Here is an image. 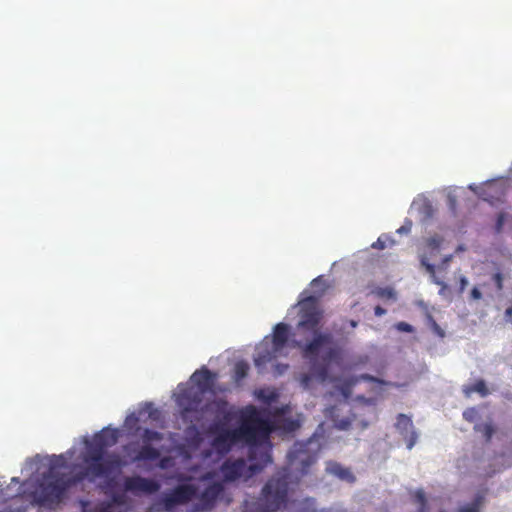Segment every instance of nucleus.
Masks as SVG:
<instances>
[{
  "mask_svg": "<svg viewBox=\"0 0 512 512\" xmlns=\"http://www.w3.org/2000/svg\"><path fill=\"white\" fill-rule=\"evenodd\" d=\"M217 374L205 366L196 370L190 377L188 388H180L178 403L183 417L191 425L187 435L192 444L199 438V427L207 431V441L199 443L203 462L216 466V480L231 482L238 478L248 479L271 462L270 435L273 432L289 434L302 423L301 415H293L291 407L273 406L279 393L275 390H259L257 398L267 404L269 416L256 411L235 428L230 427L231 414L227 404L214 397V384Z\"/></svg>",
  "mask_w": 512,
  "mask_h": 512,
  "instance_id": "nucleus-1",
  "label": "nucleus"
},
{
  "mask_svg": "<svg viewBox=\"0 0 512 512\" xmlns=\"http://www.w3.org/2000/svg\"><path fill=\"white\" fill-rule=\"evenodd\" d=\"M119 438V430L105 427L94 435L81 438L84 451L79 458L81 463L69 462L73 459L75 448L60 455L37 454L27 459L22 473L37 474L29 482L17 488L23 493L29 492L31 502L43 506H52L61 501L66 490L84 479L91 482L99 480V484L109 495V501L94 507H83V512H128L131 508L129 494L135 496L149 495L157 492L160 485L151 479L141 476L120 477L125 462L117 455L107 452Z\"/></svg>",
  "mask_w": 512,
  "mask_h": 512,
  "instance_id": "nucleus-2",
  "label": "nucleus"
},
{
  "mask_svg": "<svg viewBox=\"0 0 512 512\" xmlns=\"http://www.w3.org/2000/svg\"><path fill=\"white\" fill-rule=\"evenodd\" d=\"M190 380L186 384L178 385L177 392L174 393L176 402L180 396V388H188ZM181 417L186 424L185 442L171 451V455H162L151 444L162 439L159 432L148 428H142L140 423H160L162 414L155 408L152 402L141 404L137 412H131L126 416L124 422V431L130 436H139L143 440V445L139 443H130L125 446V456L132 462L142 463L145 467H159L168 469L177 464H183L186 472H176L169 477H176L177 485L175 488L161 496L150 508L149 512L166 511L170 512L179 504L189 500H198L197 509H209L216 499L223 492V484L216 480V469L214 466H207L201 456V450L198 448L200 442L207 441V431L199 427V438H196L192 444L187 432L191 425L189 420L184 419L182 408L177 403Z\"/></svg>",
  "mask_w": 512,
  "mask_h": 512,
  "instance_id": "nucleus-3",
  "label": "nucleus"
},
{
  "mask_svg": "<svg viewBox=\"0 0 512 512\" xmlns=\"http://www.w3.org/2000/svg\"><path fill=\"white\" fill-rule=\"evenodd\" d=\"M321 449L320 437L312 435L306 441L297 442L287 454L288 467L275 474L263 487V499L258 503L257 512H275L287 501L299 478L307 474L316 462ZM245 512H253L247 508Z\"/></svg>",
  "mask_w": 512,
  "mask_h": 512,
  "instance_id": "nucleus-4",
  "label": "nucleus"
},
{
  "mask_svg": "<svg viewBox=\"0 0 512 512\" xmlns=\"http://www.w3.org/2000/svg\"><path fill=\"white\" fill-rule=\"evenodd\" d=\"M320 322H298V331L309 332L312 339L307 342L304 354L309 359L311 374L302 377V385L306 388L312 377L324 382L329 378L328 367L339 363L341 356L340 340L350 334L358 322H340L334 325L333 333L319 331Z\"/></svg>",
  "mask_w": 512,
  "mask_h": 512,
  "instance_id": "nucleus-5",
  "label": "nucleus"
},
{
  "mask_svg": "<svg viewBox=\"0 0 512 512\" xmlns=\"http://www.w3.org/2000/svg\"><path fill=\"white\" fill-rule=\"evenodd\" d=\"M296 343L290 338V330L285 322H277L273 328V335L265 337L256 347L254 354V364L259 373L266 370V365L271 363L275 376L283 375L288 369L287 364L275 363L279 357L286 356L291 344Z\"/></svg>",
  "mask_w": 512,
  "mask_h": 512,
  "instance_id": "nucleus-6",
  "label": "nucleus"
},
{
  "mask_svg": "<svg viewBox=\"0 0 512 512\" xmlns=\"http://www.w3.org/2000/svg\"><path fill=\"white\" fill-rule=\"evenodd\" d=\"M289 315L298 320H322L324 317V307L322 302L301 292L297 302L290 308Z\"/></svg>",
  "mask_w": 512,
  "mask_h": 512,
  "instance_id": "nucleus-7",
  "label": "nucleus"
},
{
  "mask_svg": "<svg viewBox=\"0 0 512 512\" xmlns=\"http://www.w3.org/2000/svg\"><path fill=\"white\" fill-rule=\"evenodd\" d=\"M395 427L404 440H406L407 449L411 450L419 438V434L415 430L412 420L405 414H399Z\"/></svg>",
  "mask_w": 512,
  "mask_h": 512,
  "instance_id": "nucleus-8",
  "label": "nucleus"
},
{
  "mask_svg": "<svg viewBox=\"0 0 512 512\" xmlns=\"http://www.w3.org/2000/svg\"><path fill=\"white\" fill-rule=\"evenodd\" d=\"M331 288V282L328 279H326L324 275H320L314 278L309 283L308 287L304 289L302 292H306L308 295L321 302L323 297Z\"/></svg>",
  "mask_w": 512,
  "mask_h": 512,
  "instance_id": "nucleus-9",
  "label": "nucleus"
},
{
  "mask_svg": "<svg viewBox=\"0 0 512 512\" xmlns=\"http://www.w3.org/2000/svg\"><path fill=\"white\" fill-rule=\"evenodd\" d=\"M338 408L335 406H330L325 409V415L327 418L331 419L334 423V426L341 431H346L350 428H353L354 422H356V416L354 414L340 417L338 413Z\"/></svg>",
  "mask_w": 512,
  "mask_h": 512,
  "instance_id": "nucleus-10",
  "label": "nucleus"
},
{
  "mask_svg": "<svg viewBox=\"0 0 512 512\" xmlns=\"http://www.w3.org/2000/svg\"><path fill=\"white\" fill-rule=\"evenodd\" d=\"M325 471L343 481L353 482L355 479L353 474L347 468L334 461L326 462Z\"/></svg>",
  "mask_w": 512,
  "mask_h": 512,
  "instance_id": "nucleus-11",
  "label": "nucleus"
},
{
  "mask_svg": "<svg viewBox=\"0 0 512 512\" xmlns=\"http://www.w3.org/2000/svg\"><path fill=\"white\" fill-rule=\"evenodd\" d=\"M484 499V495L478 493L471 503L460 506L458 512H480V508L484 504Z\"/></svg>",
  "mask_w": 512,
  "mask_h": 512,
  "instance_id": "nucleus-12",
  "label": "nucleus"
},
{
  "mask_svg": "<svg viewBox=\"0 0 512 512\" xmlns=\"http://www.w3.org/2000/svg\"><path fill=\"white\" fill-rule=\"evenodd\" d=\"M464 392L467 396H470L471 393L477 392L481 396H486L488 394V389L483 380L477 381L473 386L465 388Z\"/></svg>",
  "mask_w": 512,
  "mask_h": 512,
  "instance_id": "nucleus-13",
  "label": "nucleus"
},
{
  "mask_svg": "<svg viewBox=\"0 0 512 512\" xmlns=\"http://www.w3.org/2000/svg\"><path fill=\"white\" fill-rule=\"evenodd\" d=\"M249 370L248 363L244 361H239L235 365V380L240 381L247 376Z\"/></svg>",
  "mask_w": 512,
  "mask_h": 512,
  "instance_id": "nucleus-14",
  "label": "nucleus"
},
{
  "mask_svg": "<svg viewBox=\"0 0 512 512\" xmlns=\"http://www.w3.org/2000/svg\"><path fill=\"white\" fill-rule=\"evenodd\" d=\"M475 429L479 432H482L487 441H489L494 433V429L491 424L485 423L483 425H476Z\"/></svg>",
  "mask_w": 512,
  "mask_h": 512,
  "instance_id": "nucleus-15",
  "label": "nucleus"
},
{
  "mask_svg": "<svg viewBox=\"0 0 512 512\" xmlns=\"http://www.w3.org/2000/svg\"><path fill=\"white\" fill-rule=\"evenodd\" d=\"M416 503L419 504L418 512H425L426 499L422 490H417L414 494Z\"/></svg>",
  "mask_w": 512,
  "mask_h": 512,
  "instance_id": "nucleus-16",
  "label": "nucleus"
},
{
  "mask_svg": "<svg viewBox=\"0 0 512 512\" xmlns=\"http://www.w3.org/2000/svg\"><path fill=\"white\" fill-rule=\"evenodd\" d=\"M442 241L443 239L440 236L435 235L428 238L426 243L431 250H438L440 248Z\"/></svg>",
  "mask_w": 512,
  "mask_h": 512,
  "instance_id": "nucleus-17",
  "label": "nucleus"
},
{
  "mask_svg": "<svg viewBox=\"0 0 512 512\" xmlns=\"http://www.w3.org/2000/svg\"><path fill=\"white\" fill-rule=\"evenodd\" d=\"M378 295L383 298L392 299L395 298V291L392 288H381L378 291Z\"/></svg>",
  "mask_w": 512,
  "mask_h": 512,
  "instance_id": "nucleus-18",
  "label": "nucleus"
},
{
  "mask_svg": "<svg viewBox=\"0 0 512 512\" xmlns=\"http://www.w3.org/2000/svg\"><path fill=\"white\" fill-rule=\"evenodd\" d=\"M411 228H412V221L409 219H406L405 223L400 228L397 229V233L398 234H408V233H410Z\"/></svg>",
  "mask_w": 512,
  "mask_h": 512,
  "instance_id": "nucleus-19",
  "label": "nucleus"
},
{
  "mask_svg": "<svg viewBox=\"0 0 512 512\" xmlns=\"http://www.w3.org/2000/svg\"><path fill=\"white\" fill-rule=\"evenodd\" d=\"M476 410L475 409H467L463 412V418L469 422H473L476 417Z\"/></svg>",
  "mask_w": 512,
  "mask_h": 512,
  "instance_id": "nucleus-20",
  "label": "nucleus"
},
{
  "mask_svg": "<svg viewBox=\"0 0 512 512\" xmlns=\"http://www.w3.org/2000/svg\"><path fill=\"white\" fill-rule=\"evenodd\" d=\"M431 329L434 333H436L439 337H444V330L438 325L436 321L431 322Z\"/></svg>",
  "mask_w": 512,
  "mask_h": 512,
  "instance_id": "nucleus-21",
  "label": "nucleus"
},
{
  "mask_svg": "<svg viewBox=\"0 0 512 512\" xmlns=\"http://www.w3.org/2000/svg\"><path fill=\"white\" fill-rule=\"evenodd\" d=\"M396 327L399 331H403V332H411L413 329L412 326L408 322H398Z\"/></svg>",
  "mask_w": 512,
  "mask_h": 512,
  "instance_id": "nucleus-22",
  "label": "nucleus"
},
{
  "mask_svg": "<svg viewBox=\"0 0 512 512\" xmlns=\"http://www.w3.org/2000/svg\"><path fill=\"white\" fill-rule=\"evenodd\" d=\"M504 221H505L504 215L503 214H499L498 217H497L496 225H495V230H496L497 233L501 232L502 227L504 225Z\"/></svg>",
  "mask_w": 512,
  "mask_h": 512,
  "instance_id": "nucleus-23",
  "label": "nucleus"
},
{
  "mask_svg": "<svg viewBox=\"0 0 512 512\" xmlns=\"http://www.w3.org/2000/svg\"><path fill=\"white\" fill-rule=\"evenodd\" d=\"M369 426V423L365 420H358L356 418V422H354L353 424V429L354 428H358L360 429L361 431L365 430L367 427Z\"/></svg>",
  "mask_w": 512,
  "mask_h": 512,
  "instance_id": "nucleus-24",
  "label": "nucleus"
},
{
  "mask_svg": "<svg viewBox=\"0 0 512 512\" xmlns=\"http://www.w3.org/2000/svg\"><path fill=\"white\" fill-rule=\"evenodd\" d=\"M372 247L376 249H384L386 248V241L383 239V237H379L377 241L372 244Z\"/></svg>",
  "mask_w": 512,
  "mask_h": 512,
  "instance_id": "nucleus-25",
  "label": "nucleus"
},
{
  "mask_svg": "<svg viewBox=\"0 0 512 512\" xmlns=\"http://www.w3.org/2000/svg\"><path fill=\"white\" fill-rule=\"evenodd\" d=\"M470 297H471V299H473V300H479V299H481V298H482V293L480 292V290H479L477 287H474V288L471 290Z\"/></svg>",
  "mask_w": 512,
  "mask_h": 512,
  "instance_id": "nucleus-26",
  "label": "nucleus"
},
{
  "mask_svg": "<svg viewBox=\"0 0 512 512\" xmlns=\"http://www.w3.org/2000/svg\"><path fill=\"white\" fill-rule=\"evenodd\" d=\"M422 264L425 266L427 272H429L433 277L435 276V266L426 262L424 259L422 260Z\"/></svg>",
  "mask_w": 512,
  "mask_h": 512,
  "instance_id": "nucleus-27",
  "label": "nucleus"
},
{
  "mask_svg": "<svg viewBox=\"0 0 512 512\" xmlns=\"http://www.w3.org/2000/svg\"><path fill=\"white\" fill-rule=\"evenodd\" d=\"M493 279H494L495 283L497 284L498 289H502V281H503L502 275L500 273H496L493 276Z\"/></svg>",
  "mask_w": 512,
  "mask_h": 512,
  "instance_id": "nucleus-28",
  "label": "nucleus"
},
{
  "mask_svg": "<svg viewBox=\"0 0 512 512\" xmlns=\"http://www.w3.org/2000/svg\"><path fill=\"white\" fill-rule=\"evenodd\" d=\"M467 284H468V281H467L466 277L461 276L460 277V288H459L460 293H462L465 290Z\"/></svg>",
  "mask_w": 512,
  "mask_h": 512,
  "instance_id": "nucleus-29",
  "label": "nucleus"
},
{
  "mask_svg": "<svg viewBox=\"0 0 512 512\" xmlns=\"http://www.w3.org/2000/svg\"><path fill=\"white\" fill-rule=\"evenodd\" d=\"M385 312H386L385 309H383L382 307H380V306L375 307V315L376 316L380 317V316L384 315Z\"/></svg>",
  "mask_w": 512,
  "mask_h": 512,
  "instance_id": "nucleus-30",
  "label": "nucleus"
},
{
  "mask_svg": "<svg viewBox=\"0 0 512 512\" xmlns=\"http://www.w3.org/2000/svg\"><path fill=\"white\" fill-rule=\"evenodd\" d=\"M350 393V385H346L342 388V394L345 398L349 397Z\"/></svg>",
  "mask_w": 512,
  "mask_h": 512,
  "instance_id": "nucleus-31",
  "label": "nucleus"
},
{
  "mask_svg": "<svg viewBox=\"0 0 512 512\" xmlns=\"http://www.w3.org/2000/svg\"><path fill=\"white\" fill-rule=\"evenodd\" d=\"M435 283L441 286L440 293H444V291L448 288V286L440 280H435Z\"/></svg>",
  "mask_w": 512,
  "mask_h": 512,
  "instance_id": "nucleus-32",
  "label": "nucleus"
},
{
  "mask_svg": "<svg viewBox=\"0 0 512 512\" xmlns=\"http://www.w3.org/2000/svg\"><path fill=\"white\" fill-rule=\"evenodd\" d=\"M507 466H511L512 465V455L509 456L508 460H507Z\"/></svg>",
  "mask_w": 512,
  "mask_h": 512,
  "instance_id": "nucleus-33",
  "label": "nucleus"
},
{
  "mask_svg": "<svg viewBox=\"0 0 512 512\" xmlns=\"http://www.w3.org/2000/svg\"><path fill=\"white\" fill-rule=\"evenodd\" d=\"M507 315H512V306L506 310Z\"/></svg>",
  "mask_w": 512,
  "mask_h": 512,
  "instance_id": "nucleus-34",
  "label": "nucleus"
},
{
  "mask_svg": "<svg viewBox=\"0 0 512 512\" xmlns=\"http://www.w3.org/2000/svg\"><path fill=\"white\" fill-rule=\"evenodd\" d=\"M11 481H12V483L18 484L19 483V478L13 477Z\"/></svg>",
  "mask_w": 512,
  "mask_h": 512,
  "instance_id": "nucleus-35",
  "label": "nucleus"
},
{
  "mask_svg": "<svg viewBox=\"0 0 512 512\" xmlns=\"http://www.w3.org/2000/svg\"><path fill=\"white\" fill-rule=\"evenodd\" d=\"M440 512H445V511H440Z\"/></svg>",
  "mask_w": 512,
  "mask_h": 512,
  "instance_id": "nucleus-36",
  "label": "nucleus"
}]
</instances>
